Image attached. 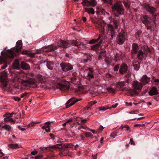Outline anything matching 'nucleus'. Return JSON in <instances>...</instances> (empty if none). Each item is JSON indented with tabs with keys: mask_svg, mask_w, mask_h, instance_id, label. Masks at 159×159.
<instances>
[{
	"mask_svg": "<svg viewBox=\"0 0 159 159\" xmlns=\"http://www.w3.org/2000/svg\"><path fill=\"white\" fill-rule=\"evenodd\" d=\"M82 5L84 6L90 7L89 1L84 0L81 3Z\"/></svg>",
	"mask_w": 159,
	"mask_h": 159,
	"instance_id": "obj_32",
	"label": "nucleus"
},
{
	"mask_svg": "<svg viewBox=\"0 0 159 159\" xmlns=\"http://www.w3.org/2000/svg\"><path fill=\"white\" fill-rule=\"evenodd\" d=\"M9 146L13 149H16L19 148L17 144H11L9 145Z\"/></svg>",
	"mask_w": 159,
	"mask_h": 159,
	"instance_id": "obj_37",
	"label": "nucleus"
},
{
	"mask_svg": "<svg viewBox=\"0 0 159 159\" xmlns=\"http://www.w3.org/2000/svg\"><path fill=\"white\" fill-rule=\"evenodd\" d=\"M150 19L146 16H143L142 20L143 22L145 25H148L150 22Z\"/></svg>",
	"mask_w": 159,
	"mask_h": 159,
	"instance_id": "obj_21",
	"label": "nucleus"
},
{
	"mask_svg": "<svg viewBox=\"0 0 159 159\" xmlns=\"http://www.w3.org/2000/svg\"><path fill=\"white\" fill-rule=\"evenodd\" d=\"M35 159H40L41 158V157L40 156H37L35 157Z\"/></svg>",
	"mask_w": 159,
	"mask_h": 159,
	"instance_id": "obj_64",
	"label": "nucleus"
},
{
	"mask_svg": "<svg viewBox=\"0 0 159 159\" xmlns=\"http://www.w3.org/2000/svg\"><path fill=\"white\" fill-rule=\"evenodd\" d=\"M7 74L4 71L0 74V86L4 90L8 92H13L15 93L19 92L20 90L21 87L16 84L13 82L12 84L9 85L8 88V80L7 78Z\"/></svg>",
	"mask_w": 159,
	"mask_h": 159,
	"instance_id": "obj_1",
	"label": "nucleus"
},
{
	"mask_svg": "<svg viewBox=\"0 0 159 159\" xmlns=\"http://www.w3.org/2000/svg\"><path fill=\"white\" fill-rule=\"evenodd\" d=\"M79 43H80L79 44L78 47L80 49H84L85 48V44L80 42H79Z\"/></svg>",
	"mask_w": 159,
	"mask_h": 159,
	"instance_id": "obj_40",
	"label": "nucleus"
},
{
	"mask_svg": "<svg viewBox=\"0 0 159 159\" xmlns=\"http://www.w3.org/2000/svg\"><path fill=\"white\" fill-rule=\"evenodd\" d=\"M116 133H112L111 134V136L113 137V138H114L115 136H116L117 135V134H115Z\"/></svg>",
	"mask_w": 159,
	"mask_h": 159,
	"instance_id": "obj_58",
	"label": "nucleus"
},
{
	"mask_svg": "<svg viewBox=\"0 0 159 159\" xmlns=\"http://www.w3.org/2000/svg\"><path fill=\"white\" fill-rule=\"evenodd\" d=\"M90 7H95L97 4V2L96 0H91L89 1Z\"/></svg>",
	"mask_w": 159,
	"mask_h": 159,
	"instance_id": "obj_31",
	"label": "nucleus"
},
{
	"mask_svg": "<svg viewBox=\"0 0 159 159\" xmlns=\"http://www.w3.org/2000/svg\"><path fill=\"white\" fill-rule=\"evenodd\" d=\"M71 43L73 44L75 46H76L78 47V45H79V42H77L76 40H73L71 41Z\"/></svg>",
	"mask_w": 159,
	"mask_h": 159,
	"instance_id": "obj_42",
	"label": "nucleus"
},
{
	"mask_svg": "<svg viewBox=\"0 0 159 159\" xmlns=\"http://www.w3.org/2000/svg\"><path fill=\"white\" fill-rule=\"evenodd\" d=\"M108 30L109 31H110L111 34V37L112 38L113 36V34L115 33V30L114 27L111 24H108L107 25Z\"/></svg>",
	"mask_w": 159,
	"mask_h": 159,
	"instance_id": "obj_20",
	"label": "nucleus"
},
{
	"mask_svg": "<svg viewBox=\"0 0 159 159\" xmlns=\"http://www.w3.org/2000/svg\"><path fill=\"white\" fill-rule=\"evenodd\" d=\"M102 43V41L101 40L98 43L92 46L91 47V49L93 50L97 51L100 48Z\"/></svg>",
	"mask_w": 159,
	"mask_h": 159,
	"instance_id": "obj_15",
	"label": "nucleus"
},
{
	"mask_svg": "<svg viewBox=\"0 0 159 159\" xmlns=\"http://www.w3.org/2000/svg\"><path fill=\"white\" fill-rule=\"evenodd\" d=\"M89 131L92 132V133H93L94 134H96L97 133V132H95V130H93V129H89Z\"/></svg>",
	"mask_w": 159,
	"mask_h": 159,
	"instance_id": "obj_60",
	"label": "nucleus"
},
{
	"mask_svg": "<svg viewBox=\"0 0 159 159\" xmlns=\"http://www.w3.org/2000/svg\"><path fill=\"white\" fill-rule=\"evenodd\" d=\"M39 122H32L31 123H30V124H29L28 125H27V126L28 127H33L36 124H38L39 123Z\"/></svg>",
	"mask_w": 159,
	"mask_h": 159,
	"instance_id": "obj_43",
	"label": "nucleus"
},
{
	"mask_svg": "<svg viewBox=\"0 0 159 159\" xmlns=\"http://www.w3.org/2000/svg\"><path fill=\"white\" fill-rule=\"evenodd\" d=\"M58 45L63 48H66L69 46L70 45L66 41L60 40L57 43Z\"/></svg>",
	"mask_w": 159,
	"mask_h": 159,
	"instance_id": "obj_11",
	"label": "nucleus"
},
{
	"mask_svg": "<svg viewBox=\"0 0 159 159\" xmlns=\"http://www.w3.org/2000/svg\"><path fill=\"white\" fill-rule=\"evenodd\" d=\"M102 37V36L101 35H99V36L98 39H92L89 42V44H93L94 43L98 41L99 40V39L101 38V37Z\"/></svg>",
	"mask_w": 159,
	"mask_h": 159,
	"instance_id": "obj_35",
	"label": "nucleus"
},
{
	"mask_svg": "<svg viewBox=\"0 0 159 159\" xmlns=\"http://www.w3.org/2000/svg\"><path fill=\"white\" fill-rule=\"evenodd\" d=\"M2 56H0V64L6 62L8 58H12L15 55L14 52L11 49H8L6 52H1Z\"/></svg>",
	"mask_w": 159,
	"mask_h": 159,
	"instance_id": "obj_3",
	"label": "nucleus"
},
{
	"mask_svg": "<svg viewBox=\"0 0 159 159\" xmlns=\"http://www.w3.org/2000/svg\"><path fill=\"white\" fill-rule=\"evenodd\" d=\"M158 93L157 90L155 87H153L149 92V94L151 96L157 94Z\"/></svg>",
	"mask_w": 159,
	"mask_h": 159,
	"instance_id": "obj_19",
	"label": "nucleus"
},
{
	"mask_svg": "<svg viewBox=\"0 0 159 159\" xmlns=\"http://www.w3.org/2000/svg\"><path fill=\"white\" fill-rule=\"evenodd\" d=\"M50 122H48L45 123V125L42 127V129H45L46 132H50Z\"/></svg>",
	"mask_w": 159,
	"mask_h": 159,
	"instance_id": "obj_17",
	"label": "nucleus"
},
{
	"mask_svg": "<svg viewBox=\"0 0 159 159\" xmlns=\"http://www.w3.org/2000/svg\"><path fill=\"white\" fill-rule=\"evenodd\" d=\"M104 128V127H102V126L97 130V132L98 133H99L102 132V130Z\"/></svg>",
	"mask_w": 159,
	"mask_h": 159,
	"instance_id": "obj_53",
	"label": "nucleus"
},
{
	"mask_svg": "<svg viewBox=\"0 0 159 159\" xmlns=\"http://www.w3.org/2000/svg\"><path fill=\"white\" fill-rule=\"evenodd\" d=\"M110 108H110L109 107L106 108V107H100L99 108V109L100 111H106V110H107V109H110Z\"/></svg>",
	"mask_w": 159,
	"mask_h": 159,
	"instance_id": "obj_49",
	"label": "nucleus"
},
{
	"mask_svg": "<svg viewBox=\"0 0 159 159\" xmlns=\"http://www.w3.org/2000/svg\"><path fill=\"white\" fill-rule=\"evenodd\" d=\"M85 12L88 14H94L95 13L94 9L92 8H85L84 9Z\"/></svg>",
	"mask_w": 159,
	"mask_h": 159,
	"instance_id": "obj_26",
	"label": "nucleus"
},
{
	"mask_svg": "<svg viewBox=\"0 0 159 159\" xmlns=\"http://www.w3.org/2000/svg\"><path fill=\"white\" fill-rule=\"evenodd\" d=\"M125 85V82L124 81L120 82H118L116 84L117 87H118L119 86L120 87V90L122 91H125V88H123Z\"/></svg>",
	"mask_w": 159,
	"mask_h": 159,
	"instance_id": "obj_18",
	"label": "nucleus"
},
{
	"mask_svg": "<svg viewBox=\"0 0 159 159\" xmlns=\"http://www.w3.org/2000/svg\"><path fill=\"white\" fill-rule=\"evenodd\" d=\"M22 53L23 54L27 55L31 57H34V53L31 52L30 51L28 50L23 51L22 52Z\"/></svg>",
	"mask_w": 159,
	"mask_h": 159,
	"instance_id": "obj_27",
	"label": "nucleus"
},
{
	"mask_svg": "<svg viewBox=\"0 0 159 159\" xmlns=\"http://www.w3.org/2000/svg\"><path fill=\"white\" fill-rule=\"evenodd\" d=\"M72 121V120L71 119H69L68 120H67L66 121V123H63V124H62V126H65L66 125L67 123H68L70 122H71Z\"/></svg>",
	"mask_w": 159,
	"mask_h": 159,
	"instance_id": "obj_55",
	"label": "nucleus"
},
{
	"mask_svg": "<svg viewBox=\"0 0 159 159\" xmlns=\"http://www.w3.org/2000/svg\"><path fill=\"white\" fill-rule=\"evenodd\" d=\"M14 114L13 113L11 114L9 113H6L5 115V117L4 118V120L5 122L11 121V122H15L16 120H14L11 117H12V115Z\"/></svg>",
	"mask_w": 159,
	"mask_h": 159,
	"instance_id": "obj_10",
	"label": "nucleus"
},
{
	"mask_svg": "<svg viewBox=\"0 0 159 159\" xmlns=\"http://www.w3.org/2000/svg\"><path fill=\"white\" fill-rule=\"evenodd\" d=\"M83 90V89L81 87H79L77 90V91H81Z\"/></svg>",
	"mask_w": 159,
	"mask_h": 159,
	"instance_id": "obj_63",
	"label": "nucleus"
},
{
	"mask_svg": "<svg viewBox=\"0 0 159 159\" xmlns=\"http://www.w3.org/2000/svg\"><path fill=\"white\" fill-rule=\"evenodd\" d=\"M105 61L107 64H110L111 62V60H109V58H106L105 59Z\"/></svg>",
	"mask_w": 159,
	"mask_h": 159,
	"instance_id": "obj_52",
	"label": "nucleus"
},
{
	"mask_svg": "<svg viewBox=\"0 0 159 159\" xmlns=\"http://www.w3.org/2000/svg\"><path fill=\"white\" fill-rule=\"evenodd\" d=\"M21 67L23 69L27 70L30 68L29 65L25 62H22L21 64Z\"/></svg>",
	"mask_w": 159,
	"mask_h": 159,
	"instance_id": "obj_28",
	"label": "nucleus"
},
{
	"mask_svg": "<svg viewBox=\"0 0 159 159\" xmlns=\"http://www.w3.org/2000/svg\"><path fill=\"white\" fill-rule=\"evenodd\" d=\"M113 23L115 25V29H117V28L118 26L117 21L116 20H113Z\"/></svg>",
	"mask_w": 159,
	"mask_h": 159,
	"instance_id": "obj_48",
	"label": "nucleus"
},
{
	"mask_svg": "<svg viewBox=\"0 0 159 159\" xmlns=\"http://www.w3.org/2000/svg\"><path fill=\"white\" fill-rule=\"evenodd\" d=\"M112 9L113 11H116L120 15L123 13L124 9L123 6L120 2H118L112 7Z\"/></svg>",
	"mask_w": 159,
	"mask_h": 159,
	"instance_id": "obj_5",
	"label": "nucleus"
},
{
	"mask_svg": "<svg viewBox=\"0 0 159 159\" xmlns=\"http://www.w3.org/2000/svg\"><path fill=\"white\" fill-rule=\"evenodd\" d=\"M107 90L109 93H113L115 92L114 89L110 87L107 88Z\"/></svg>",
	"mask_w": 159,
	"mask_h": 159,
	"instance_id": "obj_39",
	"label": "nucleus"
},
{
	"mask_svg": "<svg viewBox=\"0 0 159 159\" xmlns=\"http://www.w3.org/2000/svg\"><path fill=\"white\" fill-rule=\"evenodd\" d=\"M124 128L125 129V130L129 131V132H130L131 131L130 129V128L127 125H122L119 128V129H120L121 130L123 129Z\"/></svg>",
	"mask_w": 159,
	"mask_h": 159,
	"instance_id": "obj_33",
	"label": "nucleus"
},
{
	"mask_svg": "<svg viewBox=\"0 0 159 159\" xmlns=\"http://www.w3.org/2000/svg\"><path fill=\"white\" fill-rule=\"evenodd\" d=\"M53 63L52 62H48L47 63V66L48 69L50 70L52 69Z\"/></svg>",
	"mask_w": 159,
	"mask_h": 159,
	"instance_id": "obj_34",
	"label": "nucleus"
},
{
	"mask_svg": "<svg viewBox=\"0 0 159 159\" xmlns=\"http://www.w3.org/2000/svg\"><path fill=\"white\" fill-rule=\"evenodd\" d=\"M132 52L133 53H136L138 50V45L136 43H134L132 45Z\"/></svg>",
	"mask_w": 159,
	"mask_h": 159,
	"instance_id": "obj_24",
	"label": "nucleus"
},
{
	"mask_svg": "<svg viewBox=\"0 0 159 159\" xmlns=\"http://www.w3.org/2000/svg\"><path fill=\"white\" fill-rule=\"evenodd\" d=\"M134 68L135 70H138L139 68V64H135L134 65Z\"/></svg>",
	"mask_w": 159,
	"mask_h": 159,
	"instance_id": "obj_50",
	"label": "nucleus"
},
{
	"mask_svg": "<svg viewBox=\"0 0 159 159\" xmlns=\"http://www.w3.org/2000/svg\"><path fill=\"white\" fill-rule=\"evenodd\" d=\"M72 146V143H66L64 145V146L66 148H71Z\"/></svg>",
	"mask_w": 159,
	"mask_h": 159,
	"instance_id": "obj_47",
	"label": "nucleus"
},
{
	"mask_svg": "<svg viewBox=\"0 0 159 159\" xmlns=\"http://www.w3.org/2000/svg\"><path fill=\"white\" fill-rule=\"evenodd\" d=\"M25 78V75L20 74L15 78L14 81H17L27 87L36 88L39 86V83L36 81L35 79H30L26 80Z\"/></svg>",
	"mask_w": 159,
	"mask_h": 159,
	"instance_id": "obj_2",
	"label": "nucleus"
},
{
	"mask_svg": "<svg viewBox=\"0 0 159 159\" xmlns=\"http://www.w3.org/2000/svg\"><path fill=\"white\" fill-rule=\"evenodd\" d=\"M127 70V66L125 64L122 65L119 69V72L122 74L125 73Z\"/></svg>",
	"mask_w": 159,
	"mask_h": 159,
	"instance_id": "obj_14",
	"label": "nucleus"
},
{
	"mask_svg": "<svg viewBox=\"0 0 159 159\" xmlns=\"http://www.w3.org/2000/svg\"><path fill=\"white\" fill-rule=\"evenodd\" d=\"M125 39V33L124 31L121 30L119 34L117 37L118 43L120 44H122Z\"/></svg>",
	"mask_w": 159,
	"mask_h": 159,
	"instance_id": "obj_6",
	"label": "nucleus"
},
{
	"mask_svg": "<svg viewBox=\"0 0 159 159\" xmlns=\"http://www.w3.org/2000/svg\"><path fill=\"white\" fill-rule=\"evenodd\" d=\"M119 67V65H116L114 68V70L115 71H117L118 70Z\"/></svg>",
	"mask_w": 159,
	"mask_h": 159,
	"instance_id": "obj_56",
	"label": "nucleus"
},
{
	"mask_svg": "<svg viewBox=\"0 0 159 159\" xmlns=\"http://www.w3.org/2000/svg\"><path fill=\"white\" fill-rule=\"evenodd\" d=\"M132 86L135 90L140 91L142 89V85L140 83L135 81L133 83Z\"/></svg>",
	"mask_w": 159,
	"mask_h": 159,
	"instance_id": "obj_8",
	"label": "nucleus"
},
{
	"mask_svg": "<svg viewBox=\"0 0 159 159\" xmlns=\"http://www.w3.org/2000/svg\"><path fill=\"white\" fill-rule=\"evenodd\" d=\"M81 98L76 99L74 97L71 98L67 102L66 104V108L70 107L78 101L81 100Z\"/></svg>",
	"mask_w": 159,
	"mask_h": 159,
	"instance_id": "obj_7",
	"label": "nucleus"
},
{
	"mask_svg": "<svg viewBox=\"0 0 159 159\" xmlns=\"http://www.w3.org/2000/svg\"><path fill=\"white\" fill-rule=\"evenodd\" d=\"M139 113V111L138 110H133L129 113L132 114H137Z\"/></svg>",
	"mask_w": 159,
	"mask_h": 159,
	"instance_id": "obj_46",
	"label": "nucleus"
},
{
	"mask_svg": "<svg viewBox=\"0 0 159 159\" xmlns=\"http://www.w3.org/2000/svg\"><path fill=\"white\" fill-rule=\"evenodd\" d=\"M61 66L64 71H67L73 69L72 66L68 63L61 64Z\"/></svg>",
	"mask_w": 159,
	"mask_h": 159,
	"instance_id": "obj_9",
	"label": "nucleus"
},
{
	"mask_svg": "<svg viewBox=\"0 0 159 159\" xmlns=\"http://www.w3.org/2000/svg\"><path fill=\"white\" fill-rule=\"evenodd\" d=\"M13 65L15 66H16V67H15V68L16 69L18 68V67L19 66V61L17 60H16L14 63Z\"/></svg>",
	"mask_w": 159,
	"mask_h": 159,
	"instance_id": "obj_45",
	"label": "nucleus"
},
{
	"mask_svg": "<svg viewBox=\"0 0 159 159\" xmlns=\"http://www.w3.org/2000/svg\"><path fill=\"white\" fill-rule=\"evenodd\" d=\"M62 147V145L61 144H57L54 145L53 146H52L51 147L52 148H61Z\"/></svg>",
	"mask_w": 159,
	"mask_h": 159,
	"instance_id": "obj_44",
	"label": "nucleus"
},
{
	"mask_svg": "<svg viewBox=\"0 0 159 159\" xmlns=\"http://www.w3.org/2000/svg\"><path fill=\"white\" fill-rule=\"evenodd\" d=\"M102 30L101 31V33L103 34L105 33V30L104 28V26H102Z\"/></svg>",
	"mask_w": 159,
	"mask_h": 159,
	"instance_id": "obj_61",
	"label": "nucleus"
},
{
	"mask_svg": "<svg viewBox=\"0 0 159 159\" xmlns=\"http://www.w3.org/2000/svg\"><path fill=\"white\" fill-rule=\"evenodd\" d=\"M89 72L87 74L88 76L92 79L94 78L93 74V70L91 68H89L88 69Z\"/></svg>",
	"mask_w": 159,
	"mask_h": 159,
	"instance_id": "obj_22",
	"label": "nucleus"
},
{
	"mask_svg": "<svg viewBox=\"0 0 159 159\" xmlns=\"http://www.w3.org/2000/svg\"><path fill=\"white\" fill-rule=\"evenodd\" d=\"M106 51L104 50H102L99 53L100 55L99 56V59H101L102 57H104L106 56Z\"/></svg>",
	"mask_w": 159,
	"mask_h": 159,
	"instance_id": "obj_30",
	"label": "nucleus"
},
{
	"mask_svg": "<svg viewBox=\"0 0 159 159\" xmlns=\"http://www.w3.org/2000/svg\"><path fill=\"white\" fill-rule=\"evenodd\" d=\"M37 153H38V151H33L31 152V154L32 155H35L36 154H37Z\"/></svg>",
	"mask_w": 159,
	"mask_h": 159,
	"instance_id": "obj_57",
	"label": "nucleus"
},
{
	"mask_svg": "<svg viewBox=\"0 0 159 159\" xmlns=\"http://www.w3.org/2000/svg\"><path fill=\"white\" fill-rule=\"evenodd\" d=\"M2 128L6 129L7 130L9 131L11 128V126L8 125H5L2 126Z\"/></svg>",
	"mask_w": 159,
	"mask_h": 159,
	"instance_id": "obj_38",
	"label": "nucleus"
},
{
	"mask_svg": "<svg viewBox=\"0 0 159 159\" xmlns=\"http://www.w3.org/2000/svg\"><path fill=\"white\" fill-rule=\"evenodd\" d=\"M145 9L149 12H153L156 11L155 8L149 5H146L145 6Z\"/></svg>",
	"mask_w": 159,
	"mask_h": 159,
	"instance_id": "obj_23",
	"label": "nucleus"
},
{
	"mask_svg": "<svg viewBox=\"0 0 159 159\" xmlns=\"http://www.w3.org/2000/svg\"><path fill=\"white\" fill-rule=\"evenodd\" d=\"M36 79L37 80H39V82L41 84L43 83L45 81L43 77L40 74L37 75Z\"/></svg>",
	"mask_w": 159,
	"mask_h": 159,
	"instance_id": "obj_25",
	"label": "nucleus"
},
{
	"mask_svg": "<svg viewBox=\"0 0 159 159\" xmlns=\"http://www.w3.org/2000/svg\"><path fill=\"white\" fill-rule=\"evenodd\" d=\"M128 93H129L131 96H133L134 95L138 93L137 92L133 89H130L129 90Z\"/></svg>",
	"mask_w": 159,
	"mask_h": 159,
	"instance_id": "obj_36",
	"label": "nucleus"
},
{
	"mask_svg": "<svg viewBox=\"0 0 159 159\" xmlns=\"http://www.w3.org/2000/svg\"><path fill=\"white\" fill-rule=\"evenodd\" d=\"M150 52L148 47L146 45L143 46L138 52L137 57L139 59L142 60L148 55Z\"/></svg>",
	"mask_w": 159,
	"mask_h": 159,
	"instance_id": "obj_4",
	"label": "nucleus"
},
{
	"mask_svg": "<svg viewBox=\"0 0 159 159\" xmlns=\"http://www.w3.org/2000/svg\"><path fill=\"white\" fill-rule=\"evenodd\" d=\"M27 94L25 93L22 94L20 95V98H23Z\"/></svg>",
	"mask_w": 159,
	"mask_h": 159,
	"instance_id": "obj_62",
	"label": "nucleus"
},
{
	"mask_svg": "<svg viewBox=\"0 0 159 159\" xmlns=\"http://www.w3.org/2000/svg\"><path fill=\"white\" fill-rule=\"evenodd\" d=\"M22 46V43L21 40L18 41L16 44V52H18L19 51Z\"/></svg>",
	"mask_w": 159,
	"mask_h": 159,
	"instance_id": "obj_16",
	"label": "nucleus"
},
{
	"mask_svg": "<svg viewBox=\"0 0 159 159\" xmlns=\"http://www.w3.org/2000/svg\"><path fill=\"white\" fill-rule=\"evenodd\" d=\"M57 49V47L51 45L43 48V52H48L54 51Z\"/></svg>",
	"mask_w": 159,
	"mask_h": 159,
	"instance_id": "obj_12",
	"label": "nucleus"
},
{
	"mask_svg": "<svg viewBox=\"0 0 159 159\" xmlns=\"http://www.w3.org/2000/svg\"><path fill=\"white\" fill-rule=\"evenodd\" d=\"M118 103H116L114 105H112L111 106V107L113 108H116L118 105Z\"/></svg>",
	"mask_w": 159,
	"mask_h": 159,
	"instance_id": "obj_59",
	"label": "nucleus"
},
{
	"mask_svg": "<svg viewBox=\"0 0 159 159\" xmlns=\"http://www.w3.org/2000/svg\"><path fill=\"white\" fill-rule=\"evenodd\" d=\"M13 99L15 101L18 102H19L20 100V98H19L18 97H14L13 98Z\"/></svg>",
	"mask_w": 159,
	"mask_h": 159,
	"instance_id": "obj_51",
	"label": "nucleus"
},
{
	"mask_svg": "<svg viewBox=\"0 0 159 159\" xmlns=\"http://www.w3.org/2000/svg\"><path fill=\"white\" fill-rule=\"evenodd\" d=\"M84 134L87 137H90L91 136V134L89 132L85 133H84Z\"/></svg>",
	"mask_w": 159,
	"mask_h": 159,
	"instance_id": "obj_54",
	"label": "nucleus"
},
{
	"mask_svg": "<svg viewBox=\"0 0 159 159\" xmlns=\"http://www.w3.org/2000/svg\"><path fill=\"white\" fill-rule=\"evenodd\" d=\"M141 81L143 85H145L150 82V78L146 75H143L141 78Z\"/></svg>",
	"mask_w": 159,
	"mask_h": 159,
	"instance_id": "obj_13",
	"label": "nucleus"
},
{
	"mask_svg": "<svg viewBox=\"0 0 159 159\" xmlns=\"http://www.w3.org/2000/svg\"><path fill=\"white\" fill-rule=\"evenodd\" d=\"M58 88L61 90H66L68 89V87L67 86L61 84H59Z\"/></svg>",
	"mask_w": 159,
	"mask_h": 159,
	"instance_id": "obj_29",
	"label": "nucleus"
},
{
	"mask_svg": "<svg viewBox=\"0 0 159 159\" xmlns=\"http://www.w3.org/2000/svg\"><path fill=\"white\" fill-rule=\"evenodd\" d=\"M123 3L125 6L127 8H129L130 6V3L128 1H124Z\"/></svg>",
	"mask_w": 159,
	"mask_h": 159,
	"instance_id": "obj_41",
	"label": "nucleus"
}]
</instances>
